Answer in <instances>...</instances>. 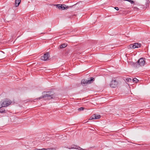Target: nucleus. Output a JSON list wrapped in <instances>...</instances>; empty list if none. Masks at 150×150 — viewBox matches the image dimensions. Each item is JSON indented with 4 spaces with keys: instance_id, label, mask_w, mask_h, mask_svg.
<instances>
[{
    "instance_id": "nucleus-3",
    "label": "nucleus",
    "mask_w": 150,
    "mask_h": 150,
    "mask_svg": "<svg viewBox=\"0 0 150 150\" xmlns=\"http://www.w3.org/2000/svg\"><path fill=\"white\" fill-rule=\"evenodd\" d=\"M118 82L115 78H112L110 84V86L113 88H115L117 87L118 85Z\"/></svg>"
},
{
    "instance_id": "nucleus-28",
    "label": "nucleus",
    "mask_w": 150,
    "mask_h": 150,
    "mask_svg": "<svg viewBox=\"0 0 150 150\" xmlns=\"http://www.w3.org/2000/svg\"><path fill=\"white\" fill-rule=\"evenodd\" d=\"M45 150L44 149H35L34 150Z\"/></svg>"
},
{
    "instance_id": "nucleus-11",
    "label": "nucleus",
    "mask_w": 150,
    "mask_h": 150,
    "mask_svg": "<svg viewBox=\"0 0 150 150\" xmlns=\"http://www.w3.org/2000/svg\"><path fill=\"white\" fill-rule=\"evenodd\" d=\"M134 49L135 48H138L140 47L141 46V44L139 43H134Z\"/></svg>"
},
{
    "instance_id": "nucleus-16",
    "label": "nucleus",
    "mask_w": 150,
    "mask_h": 150,
    "mask_svg": "<svg viewBox=\"0 0 150 150\" xmlns=\"http://www.w3.org/2000/svg\"><path fill=\"white\" fill-rule=\"evenodd\" d=\"M128 49H134V44H131L127 46Z\"/></svg>"
},
{
    "instance_id": "nucleus-12",
    "label": "nucleus",
    "mask_w": 150,
    "mask_h": 150,
    "mask_svg": "<svg viewBox=\"0 0 150 150\" xmlns=\"http://www.w3.org/2000/svg\"><path fill=\"white\" fill-rule=\"evenodd\" d=\"M21 2V0H16L15 2V5L16 7L18 6Z\"/></svg>"
},
{
    "instance_id": "nucleus-21",
    "label": "nucleus",
    "mask_w": 150,
    "mask_h": 150,
    "mask_svg": "<svg viewBox=\"0 0 150 150\" xmlns=\"http://www.w3.org/2000/svg\"><path fill=\"white\" fill-rule=\"evenodd\" d=\"M76 4H75L74 5H71V6H66V7H68V8H71L74 7V6H76Z\"/></svg>"
},
{
    "instance_id": "nucleus-26",
    "label": "nucleus",
    "mask_w": 150,
    "mask_h": 150,
    "mask_svg": "<svg viewBox=\"0 0 150 150\" xmlns=\"http://www.w3.org/2000/svg\"><path fill=\"white\" fill-rule=\"evenodd\" d=\"M3 107L1 101L0 102V108H2Z\"/></svg>"
},
{
    "instance_id": "nucleus-20",
    "label": "nucleus",
    "mask_w": 150,
    "mask_h": 150,
    "mask_svg": "<svg viewBox=\"0 0 150 150\" xmlns=\"http://www.w3.org/2000/svg\"><path fill=\"white\" fill-rule=\"evenodd\" d=\"M76 149H78L79 150H85L84 149L81 148L80 147L78 146H76Z\"/></svg>"
},
{
    "instance_id": "nucleus-17",
    "label": "nucleus",
    "mask_w": 150,
    "mask_h": 150,
    "mask_svg": "<svg viewBox=\"0 0 150 150\" xmlns=\"http://www.w3.org/2000/svg\"><path fill=\"white\" fill-rule=\"evenodd\" d=\"M6 110H4L3 108H0V112L1 113H5L6 112Z\"/></svg>"
},
{
    "instance_id": "nucleus-24",
    "label": "nucleus",
    "mask_w": 150,
    "mask_h": 150,
    "mask_svg": "<svg viewBox=\"0 0 150 150\" xmlns=\"http://www.w3.org/2000/svg\"><path fill=\"white\" fill-rule=\"evenodd\" d=\"M44 149L45 150H55V149L54 148H48L47 149Z\"/></svg>"
},
{
    "instance_id": "nucleus-1",
    "label": "nucleus",
    "mask_w": 150,
    "mask_h": 150,
    "mask_svg": "<svg viewBox=\"0 0 150 150\" xmlns=\"http://www.w3.org/2000/svg\"><path fill=\"white\" fill-rule=\"evenodd\" d=\"M43 95L38 98L40 99L42 98L46 97H49L50 99H54L56 98V94L52 89L47 91H44L42 93Z\"/></svg>"
},
{
    "instance_id": "nucleus-19",
    "label": "nucleus",
    "mask_w": 150,
    "mask_h": 150,
    "mask_svg": "<svg viewBox=\"0 0 150 150\" xmlns=\"http://www.w3.org/2000/svg\"><path fill=\"white\" fill-rule=\"evenodd\" d=\"M134 83H137L139 81V80L136 78H134L132 79Z\"/></svg>"
},
{
    "instance_id": "nucleus-25",
    "label": "nucleus",
    "mask_w": 150,
    "mask_h": 150,
    "mask_svg": "<svg viewBox=\"0 0 150 150\" xmlns=\"http://www.w3.org/2000/svg\"><path fill=\"white\" fill-rule=\"evenodd\" d=\"M73 147H71V148H68V149H76V145H73Z\"/></svg>"
},
{
    "instance_id": "nucleus-2",
    "label": "nucleus",
    "mask_w": 150,
    "mask_h": 150,
    "mask_svg": "<svg viewBox=\"0 0 150 150\" xmlns=\"http://www.w3.org/2000/svg\"><path fill=\"white\" fill-rule=\"evenodd\" d=\"M149 1L148 0L146 1L145 5L141 4L139 3L136 2L135 4V5L137 6L141 9H145L149 6Z\"/></svg>"
},
{
    "instance_id": "nucleus-22",
    "label": "nucleus",
    "mask_w": 150,
    "mask_h": 150,
    "mask_svg": "<svg viewBox=\"0 0 150 150\" xmlns=\"http://www.w3.org/2000/svg\"><path fill=\"white\" fill-rule=\"evenodd\" d=\"M84 109H85L84 108L81 107H80V108H78V110L79 111H81V110H83Z\"/></svg>"
},
{
    "instance_id": "nucleus-23",
    "label": "nucleus",
    "mask_w": 150,
    "mask_h": 150,
    "mask_svg": "<svg viewBox=\"0 0 150 150\" xmlns=\"http://www.w3.org/2000/svg\"><path fill=\"white\" fill-rule=\"evenodd\" d=\"M126 81L127 82H130L132 80V79L130 78H127L126 79Z\"/></svg>"
},
{
    "instance_id": "nucleus-7",
    "label": "nucleus",
    "mask_w": 150,
    "mask_h": 150,
    "mask_svg": "<svg viewBox=\"0 0 150 150\" xmlns=\"http://www.w3.org/2000/svg\"><path fill=\"white\" fill-rule=\"evenodd\" d=\"M56 6L57 8L62 10H67L68 9V7H66V5L64 4H57Z\"/></svg>"
},
{
    "instance_id": "nucleus-13",
    "label": "nucleus",
    "mask_w": 150,
    "mask_h": 150,
    "mask_svg": "<svg viewBox=\"0 0 150 150\" xmlns=\"http://www.w3.org/2000/svg\"><path fill=\"white\" fill-rule=\"evenodd\" d=\"M132 8L135 11H140V10L141 9L139 8L138 6H133Z\"/></svg>"
},
{
    "instance_id": "nucleus-27",
    "label": "nucleus",
    "mask_w": 150,
    "mask_h": 150,
    "mask_svg": "<svg viewBox=\"0 0 150 150\" xmlns=\"http://www.w3.org/2000/svg\"><path fill=\"white\" fill-rule=\"evenodd\" d=\"M114 8L117 11L119 10V8L117 7H114Z\"/></svg>"
},
{
    "instance_id": "nucleus-14",
    "label": "nucleus",
    "mask_w": 150,
    "mask_h": 150,
    "mask_svg": "<svg viewBox=\"0 0 150 150\" xmlns=\"http://www.w3.org/2000/svg\"><path fill=\"white\" fill-rule=\"evenodd\" d=\"M67 46V44H66L63 43V44H62L60 45L59 48L61 49L62 48H64V47H66Z\"/></svg>"
},
{
    "instance_id": "nucleus-6",
    "label": "nucleus",
    "mask_w": 150,
    "mask_h": 150,
    "mask_svg": "<svg viewBox=\"0 0 150 150\" xmlns=\"http://www.w3.org/2000/svg\"><path fill=\"white\" fill-rule=\"evenodd\" d=\"M50 53L49 52H46L44 54L43 56H41V59L44 61L48 60L50 57Z\"/></svg>"
},
{
    "instance_id": "nucleus-15",
    "label": "nucleus",
    "mask_w": 150,
    "mask_h": 150,
    "mask_svg": "<svg viewBox=\"0 0 150 150\" xmlns=\"http://www.w3.org/2000/svg\"><path fill=\"white\" fill-rule=\"evenodd\" d=\"M87 80L85 79H83L81 80V84H83L84 85L87 84Z\"/></svg>"
},
{
    "instance_id": "nucleus-9",
    "label": "nucleus",
    "mask_w": 150,
    "mask_h": 150,
    "mask_svg": "<svg viewBox=\"0 0 150 150\" xmlns=\"http://www.w3.org/2000/svg\"><path fill=\"white\" fill-rule=\"evenodd\" d=\"M100 117V115H96L94 114L91 117H90L89 120H91L92 119H99Z\"/></svg>"
},
{
    "instance_id": "nucleus-10",
    "label": "nucleus",
    "mask_w": 150,
    "mask_h": 150,
    "mask_svg": "<svg viewBox=\"0 0 150 150\" xmlns=\"http://www.w3.org/2000/svg\"><path fill=\"white\" fill-rule=\"evenodd\" d=\"M95 80L94 78L93 77H91L89 78L88 80H87V84H90L92 83L93 81H94Z\"/></svg>"
},
{
    "instance_id": "nucleus-5",
    "label": "nucleus",
    "mask_w": 150,
    "mask_h": 150,
    "mask_svg": "<svg viewBox=\"0 0 150 150\" xmlns=\"http://www.w3.org/2000/svg\"><path fill=\"white\" fill-rule=\"evenodd\" d=\"M145 59L144 58H141L139 59L137 61L139 67V66H143L144 65L145 62Z\"/></svg>"
},
{
    "instance_id": "nucleus-4",
    "label": "nucleus",
    "mask_w": 150,
    "mask_h": 150,
    "mask_svg": "<svg viewBox=\"0 0 150 150\" xmlns=\"http://www.w3.org/2000/svg\"><path fill=\"white\" fill-rule=\"evenodd\" d=\"M1 101L3 107L8 106L11 103V101L8 99H6L4 101Z\"/></svg>"
},
{
    "instance_id": "nucleus-8",
    "label": "nucleus",
    "mask_w": 150,
    "mask_h": 150,
    "mask_svg": "<svg viewBox=\"0 0 150 150\" xmlns=\"http://www.w3.org/2000/svg\"><path fill=\"white\" fill-rule=\"evenodd\" d=\"M128 64L131 66L135 68L139 67L137 62H133L130 61L128 62Z\"/></svg>"
},
{
    "instance_id": "nucleus-18",
    "label": "nucleus",
    "mask_w": 150,
    "mask_h": 150,
    "mask_svg": "<svg viewBox=\"0 0 150 150\" xmlns=\"http://www.w3.org/2000/svg\"><path fill=\"white\" fill-rule=\"evenodd\" d=\"M124 1H126L129 2L131 4H133L134 5H135V2L132 0H123Z\"/></svg>"
}]
</instances>
